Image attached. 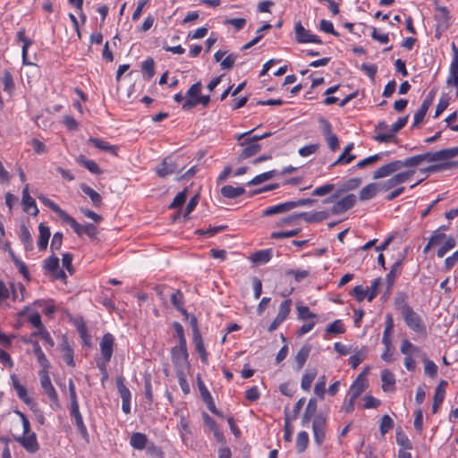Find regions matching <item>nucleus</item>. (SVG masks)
I'll use <instances>...</instances> for the list:
<instances>
[{"label":"nucleus","mask_w":458,"mask_h":458,"mask_svg":"<svg viewBox=\"0 0 458 458\" xmlns=\"http://www.w3.org/2000/svg\"><path fill=\"white\" fill-rule=\"evenodd\" d=\"M458 155V148H451L441 149L436 152H427L424 154L416 155L405 158L403 161L397 160L400 164V169L403 167H417L423 162H440L438 164L431 165L422 170L423 173H437L447 170L453 167H457L458 163L449 161Z\"/></svg>","instance_id":"f257e3e1"},{"label":"nucleus","mask_w":458,"mask_h":458,"mask_svg":"<svg viewBox=\"0 0 458 458\" xmlns=\"http://www.w3.org/2000/svg\"><path fill=\"white\" fill-rule=\"evenodd\" d=\"M68 389H69V395H70V416L73 420L74 424L81 434V437L86 441L89 442V436L87 429V427L83 421L82 415L80 411V405L78 401V396L76 393L75 385L72 379H70L68 382Z\"/></svg>","instance_id":"f03ea898"},{"label":"nucleus","mask_w":458,"mask_h":458,"mask_svg":"<svg viewBox=\"0 0 458 458\" xmlns=\"http://www.w3.org/2000/svg\"><path fill=\"white\" fill-rule=\"evenodd\" d=\"M252 131L243 132L236 135V140L239 141V146L242 148L238 159L244 160L255 156L261 149L260 144L257 143V139H250L249 135Z\"/></svg>","instance_id":"7ed1b4c3"},{"label":"nucleus","mask_w":458,"mask_h":458,"mask_svg":"<svg viewBox=\"0 0 458 458\" xmlns=\"http://www.w3.org/2000/svg\"><path fill=\"white\" fill-rule=\"evenodd\" d=\"M401 316L409 329L423 338L427 337V326L421 316L412 308L403 313Z\"/></svg>","instance_id":"20e7f679"},{"label":"nucleus","mask_w":458,"mask_h":458,"mask_svg":"<svg viewBox=\"0 0 458 458\" xmlns=\"http://www.w3.org/2000/svg\"><path fill=\"white\" fill-rule=\"evenodd\" d=\"M400 352L403 354V365L408 371H414L417 367L415 357L421 352L419 346L413 344L409 339L401 342Z\"/></svg>","instance_id":"39448f33"},{"label":"nucleus","mask_w":458,"mask_h":458,"mask_svg":"<svg viewBox=\"0 0 458 458\" xmlns=\"http://www.w3.org/2000/svg\"><path fill=\"white\" fill-rule=\"evenodd\" d=\"M336 197V194H333L323 201L324 203H334L330 210L333 215H341L348 211L356 202V196L352 193H349L338 200H335Z\"/></svg>","instance_id":"423d86ee"},{"label":"nucleus","mask_w":458,"mask_h":458,"mask_svg":"<svg viewBox=\"0 0 458 458\" xmlns=\"http://www.w3.org/2000/svg\"><path fill=\"white\" fill-rule=\"evenodd\" d=\"M183 170V166L178 163V159L173 157H167L156 166V174L160 178H165L174 174H179Z\"/></svg>","instance_id":"0eeeda50"},{"label":"nucleus","mask_w":458,"mask_h":458,"mask_svg":"<svg viewBox=\"0 0 458 458\" xmlns=\"http://www.w3.org/2000/svg\"><path fill=\"white\" fill-rule=\"evenodd\" d=\"M327 429V418L320 414L317 415L312 421L313 439L317 445L320 446L325 442Z\"/></svg>","instance_id":"6e6552de"},{"label":"nucleus","mask_w":458,"mask_h":458,"mask_svg":"<svg viewBox=\"0 0 458 458\" xmlns=\"http://www.w3.org/2000/svg\"><path fill=\"white\" fill-rule=\"evenodd\" d=\"M318 123L328 148L332 151H335L339 148V140L336 134L333 132L332 124L324 117H320Z\"/></svg>","instance_id":"1a4fd4ad"},{"label":"nucleus","mask_w":458,"mask_h":458,"mask_svg":"<svg viewBox=\"0 0 458 458\" xmlns=\"http://www.w3.org/2000/svg\"><path fill=\"white\" fill-rule=\"evenodd\" d=\"M65 224L69 225L73 232L78 235L81 236L82 234H86L90 238H94L97 235L98 230L96 225L91 223H88L84 225L78 223L72 216L68 215V216L64 221Z\"/></svg>","instance_id":"9d476101"},{"label":"nucleus","mask_w":458,"mask_h":458,"mask_svg":"<svg viewBox=\"0 0 458 458\" xmlns=\"http://www.w3.org/2000/svg\"><path fill=\"white\" fill-rule=\"evenodd\" d=\"M115 383H116L118 394L122 399V411L125 414H130L131 413V391L124 385V377L123 376L117 377Z\"/></svg>","instance_id":"9b49d317"},{"label":"nucleus","mask_w":458,"mask_h":458,"mask_svg":"<svg viewBox=\"0 0 458 458\" xmlns=\"http://www.w3.org/2000/svg\"><path fill=\"white\" fill-rule=\"evenodd\" d=\"M292 303L293 301L291 299H286L281 302L277 315L267 328L268 332L271 333L276 330L277 327L288 318L291 312Z\"/></svg>","instance_id":"f8f14e48"},{"label":"nucleus","mask_w":458,"mask_h":458,"mask_svg":"<svg viewBox=\"0 0 458 458\" xmlns=\"http://www.w3.org/2000/svg\"><path fill=\"white\" fill-rule=\"evenodd\" d=\"M295 39L298 43H314L322 44L320 38L315 34L310 33V30H306L301 21H298L294 25Z\"/></svg>","instance_id":"ddd939ff"},{"label":"nucleus","mask_w":458,"mask_h":458,"mask_svg":"<svg viewBox=\"0 0 458 458\" xmlns=\"http://www.w3.org/2000/svg\"><path fill=\"white\" fill-rule=\"evenodd\" d=\"M15 441L30 454H35L39 450V444L35 432L17 437Z\"/></svg>","instance_id":"4468645a"},{"label":"nucleus","mask_w":458,"mask_h":458,"mask_svg":"<svg viewBox=\"0 0 458 458\" xmlns=\"http://www.w3.org/2000/svg\"><path fill=\"white\" fill-rule=\"evenodd\" d=\"M40 385L45 394L53 402L58 401V394L51 383L50 377L48 375V369H42L39 372Z\"/></svg>","instance_id":"2eb2a0df"},{"label":"nucleus","mask_w":458,"mask_h":458,"mask_svg":"<svg viewBox=\"0 0 458 458\" xmlns=\"http://www.w3.org/2000/svg\"><path fill=\"white\" fill-rule=\"evenodd\" d=\"M114 338L112 334L106 333L103 335L100 342V352L102 360L106 362H109L114 350Z\"/></svg>","instance_id":"dca6fc26"},{"label":"nucleus","mask_w":458,"mask_h":458,"mask_svg":"<svg viewBox=\"0 0 458 458\" xmlns=\"http://www.w3.org/2000/svg\"><path fill=\"white\" fill-rule=\"evenodd\" d=\"M21 204L23 211L30 216H36L38 214L35 199L30 195L29 184H26L22 190Z\"/></svg>","instance_id":"f3484780"},{"label":"nucleus","mask_w":458,"mask_h":458,"mask_svg":"<svg viewBox=\"0 0 458 458\" xmlns=\"http://www.w3.org/2000/svg\"><path fill=\"white\" fill-rule=\"evenodd\" d=\"M376 135L375 140L378 142H390L394 140L391 127L385 122L380 121L375 127Z\"/></svg>","instance_id":"a211bd4d"},{"label":"nucleus","mask_w":458,"mask_h":458,"mask_svg":"<svg viewBox=\"0 0 458 458\" xmlns=\"http://www.w3.org/2000/svg\"><path fill=\"white\" fill-rule=\"evenodd\" d=\"M433 100H434V96L431 94H428L425 98V99L422 101L420 106L414 114L413 123H412L411 127H413V128L418 127L423 122L424 117H425L428 108L430 107V106L433 103Z\"/></svg>","instance_id":"6ab92c4d"},{"label":"nucleus","mask_w":458,"mask_h":458,"mask_svg":"<svg viewBox=\"0 0 458 458\" xmlns=\"http://www.w3.org/2000/svg\"><path fill=\"white\" fill-rule=\"evenodd\" d=\"M434 19L437 21V29L445 30L450 26V13L445 6H437Z\"/></svg>","instance_id":"aec40b11"},{"label":"nucleus","mask_w":458,"mask_h":458,"mask_svg":"<svg viewBox=\"0 0 458 458\" xmlns=\"http://www.w3.org/2000/svg\"><path fill=\"white\" fill-rule=\"evenodd\" d=\"M446 386H447V381L442 379L435 388V393H434V396H433V403H432V413L433 414H436L438 411V409L441 406V404L445 399Z\"/></svg>","instance_id":"412c9836"},{"label":"nucleus","mask_w":458,"mask_h":458,"mask_svg":"<svg viewBox=\"0 0 458 458\" xmlns=\"http://www.w3.org/2000/svg\"><path fill=\"white\" fill-rule=\"evenodd\" d=\"M171 357L174 364H182L188 360L187 343H178V345L171 349Z\"/></svg>","instance_id":"4be33fe9"},{"label":"nucleus","mask_w":458,"mask_h":458,"mask_svg":"<svg viewBox=\"0 0 458 458\" xmlns=\"http://www.w3.org/2000/svg\"><path fill=\"white\" fill-rule=\"evenodd\" d=\"M398 170H400L399 162L396 160L392 161L390 163H387V164L378 167L373 174V179H380V178L387 177Z\"/></svg>","instance_id":"5701e85b"},{"label":"nucleus","mask_w":458,"mask_h":458,"mask_svg":"<svg viewBox=\"0 0 458 458\" xmlns=\"http://www.w3.org/2000/svg\"><path fill=\"white\" fill-rule=\"evenodd\" d=\"M203 420L205 425L208 428V429L213 433L214 437L219 443L225 442V437L223 433L220 431L218 425L216 422L211 418L208 413H202Z\"/></svg>","instance_id":"b1692460"},{"label":"nucleus","mask_w":458,"mask_h":458,"mask_svg":"<svg viewBox=\"0 0 458 458\" xmlns=\"http://www.w3.org/2000/svg\"><path fill=\"white\" fill-rule=\"evenodd\" d=\"M378 191H381L378 183H369L360 191L359 199L361 201L369 200L373 199Z\"/></svg>","instance_id":"393cba45"},{"label":"nucleus","mask_w":458,"mask_h":458,"mask_svg":"<svg viewBox=\"0 0 458 458\" xmlns=\"http://www.w3.org/2000/svg\"><path fill=\"white\" fill-rule=\"evenodd\" d=\"M292 210V206L290 201H286L284 203H279L274 206H270L263 209L262 216H270L276 214L286 213Z\"/></svg>","instance_id":"a878e982"},{"label":"nucleus","mask_w":458,"mask_h":458,"mask_svg":"<svg viewBox=\"0 0 458 458\" xmlns=\"http://www.w3.org/2000/svg\"><path fill=\"white\" fill-rule=\"evenodd\" d=\"M170 300L173 306L179 310L182 315L188 316L187 310L184 308V295L181 290H174L170 294Z\"/></svg>","instance_id":"bb28decb"},{"label":"nucleus","mask_w":458,"mask_h":458,"mask_svg":"<svg viewBox=\"0 0 458 458\" xmlns=\"http://www.w3.org/2000/svg\"><path fill=\"white\" fill-rule=\"evenodd\" d=\"M25 343H30L33 346V352L38 359V362L42 368V369H48L50 367V363L46 357L44 352L42 351L38 341H25Z\"/></svg>","instance_id":"cd10ccee"},{"label":"nucleus","mask_w":458,"mask_h":458,"mask_svg":"<svg viewBox=\"0 0 458 458\" xmlns=\"http://www.w3.org/2000/svg\"><path fill=\"white\" fill-rule=\"evenodd\" d=\"M402 271V261H395L390 271L386 276V288L387 291H391L394 284L395 278L401 274Z\"/></svg>","instance_id":"c85d7f7f"},{"label":"nucleus","mask_w":458,"mask_h":458,"mask_svg":"<svg viewBox=\"0 0 458 458\" xmlns=\"http://www.w3.org/2000/svg\"><path fill=\"white\" fill-rule=\"evenodd\" d=\"M0 81L3 84L4 91L9 96H13L14 92V81L12 72L9 70H4L1 75Z\"/></svg>","instance_id":"c756f323"},{"label":"nucleus","mask_w":458,"mask_h":458,"mask_svg":"<svg viewBox=\"0 0 458 458\" xmlns=\"http://www.w3.org/2000/svg\"><path fill=\"white\" fill-rule=\"evenodd\" d=\"M38 199L47 208H49L53 212H55L63 222L68 216V213L62 209L56 203H55L52 199L47 197L41 195L38 196Z\"/></svg>","instance_id":"7c9ffc66"},{"label":"nucleus","mask_w":458,"mask_h":458,"mask_svg":"<svg viewBox=\"0 0 458 458\" xmlns=\"http://www.w3.org/2000/svg\"><path fill=\"white\" fill-rule=\"evenodd\" d=\"M381 381H382V389L384 392H388L394 390L395 385V376L389 369H383L381 371Z\"/></svg>","instance_id":"2f4dec72"},{"label":"nucleus","mask_w":458,"mask_h":458,"mask_svg":"<svg viewBox=\"0 0 458 458\" xmlns=\"http://www.w3.org/2000/svg\"><path fill=\"white\" fill-rule=\"evenodd\" d=\"M147 436L140 432H135L130 437V445L136 450H143L147 446Z\"/></svg>","instance_id":"473e14b6"},{"label":"nucleus","mask_w":458,"mask_h":458,"mask_svg":"<svg viewBox=\"0 0 458 458\" xmlns=\"http://www.w3.org/2000/svg\"><path fill=\"white\" fill-rule=\"evenodd\" d=\"M361 377L362 374L357 377V379L352 384L350 387L349 395L352 396V399H357L367 387L365 381L360 378Z\"/></svg>","instance_id":"72a5a7b5"},{"label":"nucleus","mask_w":458,"mask_h":458,"mask_svg":"<svg viewBox=\"0 0 458 458\" xmlns=\"http://www.w3.org/2000/svg\"><path fill=\"white\" fill-rule=\"evenodd\" d=\"M192 340H193V343L195 345V349L200 357L201 362L204 364H208V352H207V350L205 348L202 336L201 335L193 336Z\"/></svg>","instance_id":"f704fd0d"},{"label":"nucleus","mask_w":458,"mask_h":458,"mask_svg":"<svg viewBox=\"0 0 458 458\" xmlns=\"http://www.w3.org/2000/svg\"><path fill=\"white\" fill-rule=\"evenodd\" d=\"M39 237L38 241V247L39 250H44L47 249L48 241L50 238V230L48 226L40 224L38 226Z\"/></svg>","instance_id":"c9c22d12"},{"label":"nucleus","mask_w":458,"mask_h":458,"mask_svg":"<svg viewBox=\"0 0 458 458\" xmlns=\"http://www.w3.org/2000/svg\"><path fill=\"white\" fill-rule=\"evenodd\" d=\"M90 143L93 144V146L98 149L112 153L114 155H117V147L109 144V142L103 140L98 138H90L89 140Z\"/></svg>","instance_id":"e433bc0d"},{"label":"nucleus","mask_w":458,"mask_h":458,"mask_svg":"<svg viewBox=\"0 0 458 458\" xmlns=\"http://www.w3.org/2000/svg\"><path fill=\"white\" fill-rule=\"evenodd\" d=\"M200 394L203 402L206 403L208 409L213 413V414H218V410L216 409L213 397L209 391L206 388L204 385L199 386Z\"/></svg>","instance_id":"4c0bfd02"},{"label":"nucleus","mask_w":458,"mask_h":458,"mask_svg":"<svg viewBox=\"0 0 458 458\" xmlns=\"http://www.w3.org/2000/svg\"><path fill=\"white\" fill-rule=\"evenodd\" d=\"M77 162L94 174H100L102 173L100 167L94 160L88 159L83 155L79 156Z\"/></svg>","instance_id":"58836bf2"},{"label":"nucleus","mask_w":458,"mask_h":458,"mask_svg":"<svg viewBox=\"0 0 458 458\" xmlns=\"http://www.w3.org/2000/svg\"><path fill=\"white\" fill-rule=\"evenodd\" d=\"M311 351V345L310 344H305L303 345L299 352H297L295 356V361L297 364V369L300 370L304 366L306 360H308L310 353Z\"/></svg>","instance_id":"ea45409f"},{"label":"nucleus","mask_w":458,"mask_h":458,"mask_svg":"<svg viewBox=\"0 0 458 458\" xmlns=\"http://www.w3.org/2000/svg\"><path fill=\"white\" fill-rule=\"evenodd\" d=\"M297 318L299 320H318V317L316 313L310 311L308 306L298 305L296 307Z\"/></svg>","instance_id":"a19ab883"},{"label":"nucleus","mask_w":458,"mask_h":458,"mask_svg":"<svg viewBox=\"0 0 458 458\" xmlns=\"http://www.w3.org/2000/svg\"><path fill=\"white\" fill-rule=\"evenodd\" d=\"M318 371L316 369H307L303 374L301 381V387L304 391H310L314 379L316 378Z\"/></svg>","instance_id":"79ce46f5"},{"label":"nucleus","mask_w":458,"mask_h":458,"mask_svg":"<svg viewBox=\"0 0 458 458\" xmlns=\"http://www.w3.org/2000/svg\"><path fill=\"white\" fill-rule=\"evenodd\" d=\"M245 192L243 187H233L232 185H225L221 189V194L227 199H234Z\"/></svg>","instance_id":"37998d69"},{"label":"nucleus","mask_w":458,"mask_h":458,"mask_svg":"<svg viewBox=\"0 0 458 458\" xmlns=\"http://www.w3.org/2000/svg\"><path fill=\"white\" fill-rule=\"evenodd\" d=\"M394 328V319L392 314L388 313L385 318V329L382 336V344H389L391 340V335Z\"/></svg>","instance_id":"c03bdc74"},{"label":"nucleus","mask_w":458,"mask_h":458,"mask_svg":"<svg viewBox=\"0 0 458 458\" xmlns=\"http://www.w3.org/2000/svg\"><path fill=\"white\" fill-rule=\"evenodd\" d=\"M394 308L400 311L401 315L411 309V307L406 301V294L403 293H398L394 301Z\"/></svg>","instance_id":"a18cd8bd"},{"label":"nucleus","mask_w":458,"mask_h":458,"mask_svg":"<svg viewBox=\"0 0 458 458\" xmlns=\"http://www.w3.org/2000/svg\"><path fill=\"white\" fill-rule=\"evenodd\" d=\"M310 443L309 434L306 431H300L296 437V449L299 454H302Z\"/></svg>","instance_id":"49530a36"},{"label":"nucleus","mask_w":458,"mask_h":458,"mask_svg":"<svg viewBox=\"0 0 458 458\" xmlns=\"http://www.w3.org/2000/svg\"><path fill=\"white\" fill-rule=\"evenodd\" d=\"M367 357V349L366 347H362L360 350L357 351L354 354L351 355L349 358V365L352 369H356Z\"/></svg>","instance_id":"de8ad7c7"},{"label":"nucleus","mask_w":458,"mask_h":458,"mask_svg":"<svg viewBox=\"0 0 458 458\" xmlns=\"http://www.w3.org/2000/svg\"><path fill=\"white\" fill-rule=\"evenodd\" d=\"M81 189L87 196L89 197L94 206L99 207L101 205L102 197L98 192H97L95 190H93L87 184H81Z\"/></svg>","instance_id":"09e8293b"},{"label":"nucleus","mask_w":458,"mask_h":458,"mask_svg":"<svg viewBox=\"0 0 458 458\" xmlns=\"http://www.w3.org/2000/svg\"><path fill=\"white\" fill-rule=\"evenodd\" d=\"M141 72L147 80H150L155 75V62L151 57L141 63Z\"/></svg>","instance_id":"8fccbe9b"},{"label":"nucleus","mask_w":458,"mask_h":458,"mask_svg":"<svg viewBox=\"0 0 458 458\" xmlns=\"http://www.w3.org/2000/svg\"><path fill=\"white\" fill-rule=\"evenodd\" d=\"M395 437L397 445L402 447L401 450L408 451L412 448L411 442L405 435V433L402 430V428L396 430Z\"/></svg>","instance_id":"3c124183"},{"label":"nucleus","mask_w":458,"mask_h":458,"mask_svg":"<svg viewBox=\"0 0 458 458\" xmlns=\"http://www.w3.org/2000/svg\"><path fill=\"white\" fill-rule=\"evenodd\" d=\"M31 336L40 337L42 340H44L45 344L50 348L54 347L55 345V342L51 337L49 332L45 327V326L38 329L36 332H33L31 334Z\"/></svg>","instance_id":"603ef678"},{"label":"nucleus","mask_w":458,"mask_h":458,"mask_svg":"<svg viewBox=\"0 0 458 458\" xmlns=\"http://www.w3.org/2000/svg\"><path fill=\"white\" fill-rule=\"evenodd\" d=\"M20 238L26 250H31L33 249V240L27 226L22 225L21 227Z\"/></svg>","instance_id":"864d4df0"},{"label":"nucleus","mask_w":458,"mask_h":458,"mask_svg":"<svg viewBox=\"0 0 458 458\" xmlns=\"http://www.w3.org/2000/svg\"><path fill=\"white\" fill-rule=\"evenodd\" d=\"M276 174V170L267 171L265 173H262L259 175H256L253 179H251L247 184L248 185H258L264 182H267L270 179H272Z\"/></svg>","instance_id":"5fc2aeb1"},{"label":"nucleus","mask_w":458,"mask_h":458,"mask_svg":"<svg viewBox=\"0 0 458 458\" xmlns=\"http://www.w3.org/2000/svg\"><path fill=\"white\" fill-rule=\"evenodd\" d=\"M326 332L331 335L344 334L345 332L344 324L341 319H336L327 327Z\"/></svg>","instance_id":"6e6d98bb"},{"label":"nucleus","mask_w":458,"mask_h":458,"mask_svg":"<svg viewBox=\"0 0 458 458\" xmlns=\"http://www.w3.org/2000/svg\"><path fill=\"white\" fill-rule=\"evenodd\" d=\"M456 245V241L454 236H449L444 244L437 250V255L438 258H443L449 250L454 249Z\"/></svg>","instance_id":"4d7b16f0"},{"label":"nucleus","mask_w":458,"mask_h":458,"mask_svg":"<svg viewBox=\"0 0 458 458\" xmlns=\"http://www.w3.org/2000/svg\"><path fill=\"white\" fill-rule=\"evenodd\" d=\"M271 252L272 251L270 249L259 250L254 253L252 259L256 263H260V264L267 263L272 258Z\"/></svg>","instance_id":"13d9d810"},{"label":"nucleus","mask_w":458,"mask_h":458,"mask_svg":"<svg viewBox=\"0 0 458 458\" xmlns=\"http://www.w3.org/2000/svg\"><path fill=\"white\" fill-rule=\"evenodd\" d=\"M271 24L269 23H266L264 24L263 26H261L258 30H257V36L251 39L250 41H249L248 43H246L245 45L242 46V50H246V49H249L250 47H252L253 46H255L258 42L260 41V39L263 38V35L261 34V30H267L269 29H271Z\"/></svg>","instance_id":"bf43d9fd"},{"label":"nucleus","mask_w":458,"mask_h":458,"mask_svg":"<svg viewBox=\"0 0 458 458\" xmlns=\"http://www.w3.org/2000/svg\"><path fill=\"white\" fill-rule=\"evenodd\" d=\"M339 87H340L339 85H334L332 87H329L325 91L324 94L327 96V98L323 100V104L324 105L331 106V105H334V104H335V103H337L339 101L338 98L330 96V95L335 93L338 90Z\"/></svg>","instance_id":"052dcab7"},{"label":"nucleus","mask_w":458,"mask_h":458,"mask_svg":"<svg viewBox=\"0 0 458 458\" xmlns=\"http://www.w3.org/2000/svg\"><path fill=\"white\" fill-rule=\"evenodd\" d=\"M394 427V420L392 418L385 414L382 416L379 425V430L382 436H385Z\"/></svg>","instance_id":"680f3d73"},{"label":"nucleus","mask_w":458,"mask_h":458,"mask_svg":"<svg viewBox=\"0 0 458 458\" xmlns=\"http://www.w3.org/2000/svg\"><path fill=\"white\" fill-rule=\"evenodd\" d=\"M326 384H327V377L326 376H321L318 378V381L316 383L314 386V393L320 398L324 399L325 393H326Z\"/></svg>","instance_id":"e2e57ef3"},{"label":"nucleus","mask_w":458,"mask_h":458,"mask_svg":"<svg viewBox=\"0 0 458 458\" xmlns=\"http://www.w3.org/2000/svg\"><path fill=\"white\" fill-rule=\"evenodd\" d=\"M424 372L428 377L434 378L437 374V366L434 361L425 358L424 360Z\"/></svg>","instance_id":"0e129e2a"},{"label":"nucleus","mask_w":458,"mask_h":458,"mask_svg":"<svg viewBox=\"0 0 458 458\" xmlns=\"http://www.w3.org/2000/svg\"><path fill=\"white\" fill-rule=\"evenodd\" d=\"M285 275L293 276L296 282H301L310 276V272L304 269H289L285 272Z\"/></svg>","instance_id":"69168bd1"},{"label":"nucleus","mask_w":458,"mask_h":458,"mask_svg":"<svg viewBox=\"0 0 458 458\" xmlns=\"http://www.w3.org/2000/svg\"><path fill=\"white\" fill-rule=\"evenodd\" d=\"M320 30L334 35L335 37H339V33L334 29V25L330 21L321 20L319 22Z\"/></svg>","instance_id":"338daca9"},{"label":"nucleus","mask_w":458,"mask_h":458,"mask_svg":"<svg viewBox=\"0 0 458 458\" xmlns=\"http://www.w3.org/2000/svg\"><path fill=\"white\" fill-rule=\"evenodd\" d=\"M352 295L355 297L356 301L359 302L363 301L369 296V290L364 289L361 285H356L352 289Z\"/></svg>","instance_id":"774afa93"}]
</instances>
